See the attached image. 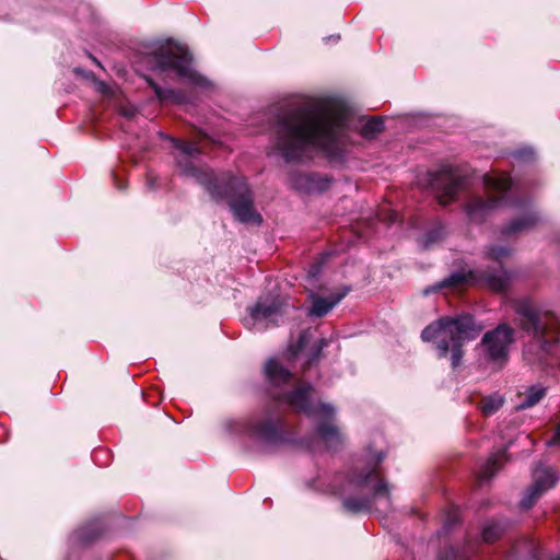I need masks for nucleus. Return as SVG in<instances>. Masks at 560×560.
I'll list each match as a JSON object with an SVG mask.
<instances>
[{
  "mask_svg": "<svg viewBox=\"0 0 560 560\" xmlns=\"http://www.w3.org/2000/svg\"><path fill=\"white\" fill-rule=\"evenodd\" d=\"M340 38L339 35H336V36H330L328 37L327 39H334L335 42L338 40Z\"/></svg>",
  "mask_w": 560,
  "mask_h": 560,
  "instance_id": "35",
  "label": "nucleus"
},
{
  "mask_svg": "<svg viewBox=\"0 0 560 560\" xmlns=\"http://www.w3.org/2000/svg\"><path fill=\"white\" fill-rule=\"evenodd\" d=\"M504 402L503 396L500 394H492L489 396H485L479 401V408L485 416H491L495 413Z\"/></svg>",
  "mask_w": 560,
  "mask_h": 560,
  "instance_id": "21",
  "label": "nucleus"
},
{
  "mask_svg": "<svg viewBox=\"0 0 560 560\" xmlns=\"http://www.w3.org/2000/svg\"><path fill=\"white\" fill-rule=\"evenodd\" d=\"M364 456V463L360 460L355 463L339 492L345 493L352 489H360L369 491L371 494L347 498L343 500V506L352 513H386L390 510V493L387 483L377 474V468L385 458V454L382 451L368 447Z\"/></svg>",
  "mask_w": 560,
  "mask_h": 560,
  "instance_id": "5",
  "label": "nucleus"
},
{
  "mask_svg": "<svg viewBox=\"0 0 560 560\" xmlns=\"http://www.w3.org/2000/svg\"><path fill=\"white\" fill-rule=\"evenodd\" d=\"M547 393V388L540 384L527 386L524 392L518 393L516 409L523 410L536 406Z\"/></svg>",
  "mask_w": 560,
  "mask_h": 560,
  "instance_id": "17",
  "label": "nucleus"
},
{
  "mask_svg": "<svg viewBox=\"0 0 560 560\" xmlns=\"http://www.w3.org/2000/svg\"><path fill=\"white\" fill-rule=\"evenodd\" d=\"M380 215L382 220L387 222L388 224H393L398 220V213L392 209L382 211Z\"/></svg>",
  "mask_w": 560,
  "mask_h": 560,
  "instance_id": "28",
  "label": "nucleus"
},
{
  "mask_svg": "<svg viewBox=\"0 0 560 560\" xmlns=\"http://www.w3.org/2000/svg\"><path fill=\"white\" fill-rule=\"evenodd\" d=\"M93 526V533L92 534H84V533H80V538L83 540V541H91L93 540L98 534H100V526L98 524H92Z\"/></svg>",
  "mask_w": 560,
  "mask_h": 560,
  "instance_id": "29",
  "label": "nucleus"
},
{
  "mask_svg": "<svg viewBox=\"0 0 560 560\" xmlns=\"http://www.w3.org/2000/svg\"><path fill=\"white\" fill-rule=\"evenodd\" d=\"M446 235V228L441 222L434 223V225L423 235L421 244L424 248H428L440 241Z\"/></svg>",
  "mask_w": 560,
  "mask_h": 560,
  "instance_id": "22",
  "label": "nucleus"
},
{
  "mask_svg": "<svg viewBox=\"0 0 560 560\" xmlns=\"http://www.w3.org/2000/svg\"><path fill=\"white\" fill-rule=\"evenodd\" d=\"M481 327L477 326L470 314L442 317L427 326L421 334L423 341H435L439 358H446L451 352L453 368L459 365L463 346L477 338Z\"/></svg>",
  "mask_w": 560,
  "mask_h": 560,
  "instance_id": "7",
  "label": "nucleus"
},
{
  "mask_svg": "<svg viewBox=\"0 0 560 560\" xmlns=\"http://www.w3.org/2000/svg\"><path fill=\"white\" fill-rule=\"evenodd\" d=\"M514 341V329L506 324L499 325L482 337V346L489 360L502 363L508 359Z\"/></svg>",
  "mask_w": 560,
  "mask_h": 560,
  "instance_id": "13",
  "label": "nucleus"
},
{
  "mask_svg": "<svg viewBox=\"0 0 560 560\" xmlns=\"http://www.w3.org/2000/svg\"><path fill=\"white\" fill-rule=\"evenodd\" d=\"M352 120L342 108L289 110L278 118L273 127V150L285 162L302 161L315 151L341 156L350 141Z\"/></svg>",
  "mask_w": 560,
  "mask_h": 560,
  "instance_id": "1",
  "label": "nucleus"
},
{
  "mask_svg": "<svg viewBox=\"0 0 560 560\" xmlns=\"http://www.w3.org/2000/svg\"><path fill=\"white\" fill-rule=\"evenodd\" d=\"M384 129V121L381 118H371L361 125V136L365 139H373Z\"/></svg>",
  "mask_w": 560,
  "mask_h": 560,
  "instance_id": "23",
  "label": "nucleus"
},
{
  "mask_svg": "<svg viewBox=\"0 0 560 560\" xmlns=\"http://www.w3.org/2000/svg\"><path fill=\"white\" fill-rule=\"evenodd\" d=\"M324 345H325V343H324V341L322 340V341H320V346L318 347V349H317L316 353L313 355L312 360H316V359L318 358V354H319V352L322 351V348H323V346H324Z\"/></svg>",
  "mask_w": 560,
  "mask_h": 560,
  "instance_id": "34",
  "label": "nucleus"
},
{
  "mask_svg": "<svg viewBox=\"0 0 560 560\" xmlns=\"http://www.w3.org/2000/svg\"><path fill=\"white\" fill-rule=\"evenodd\" d=\"M303 340H304V336H301V337H300V343H301V345H302Z\"/></svg>",
  "mask_w": 560,
  "mask_h": 560,
  "instance_id": "36",
  "label": "nucleus"
},
{
  "mask_svg": "<svg viewBox=\"0 0 560 560\" xmlns=\"http://www.w3.org/2000/svg\"><path fill=\"white\" fill-rule=\"evenodd\" d=\"M506 460V450H501L498 453L492 454L489 459L481 467L478 479L479 482L488 481L503 465Z\"/></svg>",
  "mask_w": 560,
  "mask_h": 560,
  "instance_id": "19",
  "label": "nucleus"
},
{
  "mask_svg": "<svg viewBox=\"0 0 560 560\" xmlns=\"http://www.w3.org/2000/svg\"><path fill=\"white\" fill-rule=\"evenodd\" d=\"M535 545L534 541L528 538H522L515 542L509 555L505 556V560H516L528 556H534Z\"/></svg>",
  "mask_w": 560,
  "mask_h": 560,
  "instance_id": "20",
  "label": "nucleus"
},
{
  "mask_svg": "<svg viewBox=\"0 0 560 560\" xmlns=\"http://www.w3.org/2000/svg\"><path fill=\"white\" fill-rule=\"evenodd\" d=\"M191 62L192 57L188 48L180 44L161 47L150 56L153 69L161 72L172 71L194 86L208 88L209 81L192 69Z\"/></svg>",
  "mask_w": 560,
  "mask_h": 560,
  "instance_id": "9",
  "label": "nucleus"
},
{
  "mask_svg": "<svg viewBox=\"0 0 560 560\" xmlns=\"http://www.w3.org/2000/svg\"><path fill=\"white\" fill-rule=\"evenodd\" d=\"M322 270V264L319 261L314 262L307 271V282L313 285Z\"/></svg>",
  "mask_w": 560,
  "mask_h": 560,
  "instance_id": "26",
  "label": "nucleus"
},
{
  "mask_svg": "<svg viewBox=\"0 0 560 560\" xmlns=\"http://www.w3.org/2000/svg\"><path fill=\"white\" fill-rule=\"evenodd\" d=\"M558 475L551 467L538 465L533 471V483L521 500V506L525 510L530 509L546 491L556 485Z\"/></svg>",
  "mask_w": 560,
  "mask_h": 560,
  "instance_id": "14",
  "label": "nucleus"
},
{
  "mask_svg": "<svg viewBox=\"0 0 560 560\" xmlns=\"http://www.w3.org/2000/svg\"><path fill=\"white\" fill-rule=\"evenodd\" d=\"M457 521H458V520H457V515H456V514H451V515H448V516H447V518H446V521H445V523H444L443 528H444L445 530L451 529V528H452V526H453L455 523H457Z\"/></svg>",
  "mask_w": 560,
  "mask_h": 560,
  "instance_id": "30",
  "label": "nucleus"
},
{
  "mask_svg": "<svg viewBox=\"0 0 560 560\" xmlns=\"http://www.w3.org/2000/svg\"><path fill=\"white\" fill-rule=\"evenodd\" d=\"M556 444H560V421H559V424L556 428V432H555L553 438L550 441L547 442L548 446L556 445Z\"/></svg>",
  "mask_w": 560,
  "mask_h": 560,
  "instance_id": "31",
  "label": "nucleus"
},
{
  "mask_svg": "<svg viewBox=\"0 0 560 560\" xmlns=\"http://www.w3.org/2000/svg\"><path fill=\"white\" fill-rule=\"evenodd\" d=\"M472 553L474 551L468 548L459 552L451 547L448 550L440 553L439 560H468Z\"/></svg>",
  "mask_w": 560,
  "mask_h": 560,
  "instance_id": "25",
  "label": "nucleus"
},
{
  "mask_svg": "<svg viewBox=\"0 0 560 560\" xmlns=\"http://www.w3.org/2000/svg\"><path fill=\"white\" fill-rule=\"evenodd\" d=\"M503 533V529L498 523H489L486 524L481 532V538L483 542H493L497 540Z\"/></svg>",
  "mask_w": 560,
  "mask_h": 560,
  "instance_id": "24",
  "label": "nucleus"
},
{
  "mask_svg": "<svg viewBox=\"0 0 560 560\" xmlns=\"http://www.w3.org/2000/svg\"><path fill=\"white\" fill-rule=\"evenodd\" d=\"M264 372L268 384L273 388L271 396L276 407L287 406L312 418L316 435L328 448L341 445L343 438L335 423V408L329 404L315 402L311 384L301 383L293 390L282 393V387L293 382V375L276 359H269L265 363Z\"/></svg>",
  "mask_w": 560,
  "mask_h": 560,
  "instance_id": "3",
  "label": "nucleus"
},
{
  "mask_svg": "<svg viewBox=\"0 0 560 560\" xmlns=\"http://www.w3.org/2000/svg\"><path fill=\"white\" fill-rule=\"evenodd\" d=\"M512 249L506 246H493L489 250V257L498 262V268L471 269L468 272L456 271L441 281L438 285L425 289L424 294L442 288L459 289L465 284L482 285L495 292H504L508 290L511 275L502 268L501 262L509 257Z\"/></svg>",
  "mask_w": 560,
  "mask_h": 560,
  "instance_id": "8",
  "label": "nucleus"
},
{
  "mask_svg": "<svg viewBox=\"0 0 560 560\" xmlns=\"http://www.w3.org/2000/svg\"><path fill=\"white\" fill-rule=\"evenodd\" d=\"M147 185L151 189H153L155 187V179L153 177H151L150 175L148 176Z\"/></svg>",
  "mask_w": 560,
  "mask_h": 560,
  "instance_id": "33",
  "label": "nucleus"
},
{
  "mask_svg": "<svg viewBox=\"0 0 560 560\" xmlns=\"http://www.w3.org/2000/svg\"><path fill=\"white\" fill-rule=\"evenodd\" d=\"M113 178H114L115 185H116V187H117L118 189H124V188H125V185H124L122 180H120V179L118 178V175H117V174H115V173H114V174H113Z\"/></svg>",
  "mask_w": 560,
  "mask_h": 560,
  "instance_id": "32",
  "label": "nucleus"
},
{
  "mask_svg": "<svg viewBox=\"0 0 560 560\" xmlns=\"http://www.w3.org/2000/svg\"><path fill=\"white\" fill-rule=\"evenodd\" d=\"M351 291L348 285L341 287L334 291L328 296H323L314 292H310L311 307L308 315L314 317H324L327 315L338 303H340Z\"/></svg>",
  "mask_w": 560,
  "mask_h": 560,
  "instance_id": "15",
  "label": "nucleus"
},
{
  "mask_svg": "<svg viewBox=\"0 0 560 560\" xmlns=\"http://www.w3.org/2000/svg\"><path fill=\"white\" fill-rule=\"evenodd\" d=\"M225 429L233 434H247L260 442L277 444L285 441L284 423L279 412L269 408L266 413L256 420H228Z\"/></svg>",
  "mask_w": 560,
  "mask_h": 560,
  "instance_id": "10",
  "label": "nucleus"
},
{
  "mask_svg": "<svg viewBox=\"0 0 560 560\" xmlns=\"http://www.w3.org/2000/svg\"><path fill=\"white\" fill-rule=\"evenodd\" d=\"M419 185L434 192L441 205L453 201L467 186V178L452 166H443L438 172H427L419 178Z\"/></svg>",
  "mask_w": 560,
  "mask_h": 560,
  "instance_id": "11",
  "label": "nucleus"
},
{
  "mask_svg": "<svg viewBox=\"0 0 560 560\" xmlns=\"http://www.w3.org/2000/svg\"><path fill=\"white\" fill-rule=\"evenodd\" d=\"M483 185L487 198L472 197L466 205V214L471 222H482L494 210L514 207L523 214L513 219L502 228L501 234L505 237L528 231L539 221V215L532 202L518 197V188L514 186L506 174H486Z\"/></svg>",
  "mask_w": 560,
  "mask_h": 560,
  "instance_id": "4",
  "label": "nucleus"
},
{
  "mask_svg": "<svg viewBox=\"0 0 560 560\" xmlns=\"http://www.w3.org/2000/svg\"><path fill=\"white\" fill-rule=\"evenodd\" d=\"M161 136L168 139L177 150L175 160L183 175L195 178L214 200H226L237 221L256 225L261 224L262 218L255 209L254 195L245 177L235 176L229 172L215 175L209 168L198 167L194 163V160L201 153L197 144L184 142L162 133Z\"/></svg>",
  "mask_w": 560,
  "mask_h": 560,
  "instance_id": "2",
  "label": "nucleus"
},
{
  "mask_svg": "<svg viewBox=\"0 0 560 560\" xmlns=\"http://www.w3.org/2000/svg\"><path fill=\"white\" fill-rule=\"evenodd\" d=\"M148 83L161 103L184 104L189 101L188 96L183 91L163 89L152 80H148Z\"/></svg>",
  "mask_w": 560,
  "mask_h": 560,
  "instance_id": "18",
  "label": "nucleus"
},
{
  "mask_svg": "<svg viewBox=\"0 0 560 560\" xmlns=\"http://www.w3.org/2000/svg\"><path fill=\"white\" fill-rule=\"evenodd\" d=\"M290 185L305 192H320L328 188L330 180L314 173H292Z\"/></svg>",
  "mask_w": 560,
  "mask_h": 560,
  "instance_id": "16",
  "label": "nucleus"
},
{
  "mask_svg": "<svg viewBox=\"0 0 560 560\" xmlns=\"http://www.w3.org/2000/svg\"><path fill=\"white\" fill-rule=\"evenodd\" d=\"M514 156L521 161H530L535 156V152L530 148L520 149L514 153Z\"/></svg>",
  "mask_w": 560,
  "mask_h": 560,
  "instance_id": "27",
  "label": "nucleus"
},
{
  "mask_svg": "<svg viewBox=\"0 0 560 560\" xmlns=\"http://www.w3.org/2000/svg\"><path fill=\"white\" fill-rule=\"evenodd\" d=\"M287 307L276 298H259L252 307H248L247 315L243 319L244 325L255 331L279 325L283 314L287 313Z\"/></svg>",
  "mask_w": 560,
  "mask_h": 560,
  "instance_id": "12",
  "label": "nucleus"
},
{
  "mask_svg": "<svg viewBox=\"0 0 560 560\" xmlns=\"http://www.w3.org/2000/svg\"><path fill=\"white\" fill-rule=\"evenodd\" d=\"M515 313L521 328L533 337L524 350L525 359L529 363L560 364V337L556 316L541 312L528 299L515 304Z\"/></svg>",
  "mask_w": 560,
  "mask_h": 560,
  "instance_id": "6",
  "label": "nucleus"
}]
</instances>
